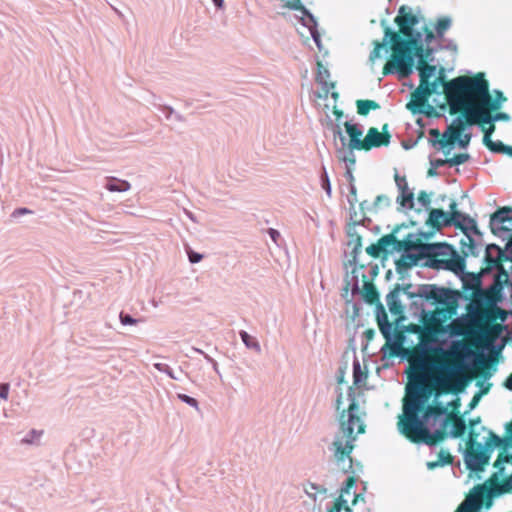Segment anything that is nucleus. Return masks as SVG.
Returning a JSON list of instances; mask_svg holds the SVG:
<instances>
[{
	"label": "nucleus",
	"instance_id": "f03ea898",
	"mask_svg": "<svg viewBox=\"0 0 512 512\" xmlns=\"http://www.w3.org/2000/svg\"><path fill=\"white\" fill-rule=\"evenodd\" d=\"M445 98L452 115L467 108L471 113L497 111L507 100L501 91H495V98L492 99L489 83L483 73L459 76L448 81L445 83Z\"/></svg>",
	"mask_w": 512,
	"mask_h": 512
},
{
	"label": "nucleus",
	"instance_id": "5701e85b",
	"mask_svg": "<svg viewBox=\"0 0 512 512\" xmlns=\"http://www.w3.org/2000/svg\"><path fill=\"white\" fill-rule=\"evenodd\" d=\"M494 494L501 495L512 492V474L505 477L501 482L498 481V473H494L490 478Z\"/></svg>",
	"mask_w": 512,
	"mask_h": 512
},
{
	"label": "nucleus",
	"instance_id": "dca6fc26",
	"mask_svg": "<svg viewBox=\"0 0 512 512\" xmlns=\"http://www.w3.org/2000/svg\"><path fill=\"white\" fill-rule=\"evenodd\" d=\"M449 424L452 425L450 435L453 438H460L465 434L467 425L465 423L463 416L460 415L458 412H455L453 410V411L447 413V415L443 421V427L441 429H443L446 432L445 428Z\"/></svg>",
	"mask_w": 512,
	"mask_h": 512
},
{
	"label": "nucleus",
	"instance_id": "0e129e2a",
	"mask_svg": "<svg viewBox=\"0 0 512 512\" xmlns=\"http://www.w3.org/2000/svg\"><path fill=\"white\" fill-rule=\"evenodd\" d=\"M364 334H365V336H366V338H367L368 340H371V339L373 338V336H374L375 332H374V330H372V329H367V330L364 332Z\"/></svg>",
	"mask_w": 512,
	"mask_h": 512
},
{
	"label": "nucleus",
	"instance_id": "37998d69",
	"mask_svg": "<svg viewBox=\"0 0 512 512\" xmlns=\"http://www.w3.org/2000/svg\"><path fill=\"white\" fill-rule=\"evenodd\" d=\"M120 322L123 324V325H133V324H136L138 323V320L137 319H134L133 317H131L130 315L128 314H123V313H120Z\"/></svg>",
	"mask_w": 512,
	"mask_h": 512
},
{
	"label": "nucleus",
	"instance_id": "1a4fd4ad",
	"mask_svg": "<svg viewBox=\"0 0 512 512\" xmlns=\"http://www.w3.org/2000/svg\"><path fill=\"white\" fill-rule=\"evenodd\" d=\"M448 81L444 80L443 75L435 77L432 81V86H419L411 93V100L407 103V109L413 114L423 113L427 116L432 115L433 108L428 104V98L436 92L438 86L441 84L445 88V83Z\"/></svg>",
	"mask_w": 512,
	"mask_h": 512
},
{
	"label": "nucleus",
	"instance_id": "6e6d98bb",
	"mask_svg": "<svg viewBox=\"0 0 512 512\" xmlns=\"http://www.w3.org/2000/svg\"><path fill=\"white\" fill-rule=\"evenodd\" d=\"M408 258H409V260H410V261H409V262H405V261H404V259H405V258H404V256H403V257L398 261V265H401V264H402V265H404V266L409 267V266H411V265H413V264H415V263H416L417 258H412V257H410V256H408Z\"/></svg>",
	"mask_w": 512,
	"mask_h": 512
},
{
	"label": "nucleus",
	"instance_id": "423d86ee",
	"mask_svg": "<svg viewBox=\"0 0 512 512\" xmlns=\"http://www.w3.org/2000/svg\"><path fill=\"white\" fill-rule=\"evenodd\" d=\"M421 296L440 305L430 315L423 317L424 328L420 333L421 342H430L446 332L444 324L457 314L459 293L436 286L426 287Z\"/></svg>",
	"mask_w": 512,
	"mask_h": 512
},
{
	"label": "nucleus",
	"instance_id": "5fc2aeb1",
	"mask_svg": "<svg viewBox=\"0 0 512 512\" xmlns=\"http://www.w3.org/2000/svg\"><path fill=\"white\" fill-rule=\"evenodd\" d=\"M429 134L435 138V140L432 141V144L435 145L436 143H439L441 133L438 129H430Z\"/></svg>",
	"mask_w": 512,
	"mask_h": 512
},
{
	"label": "nucleus",
	"instance_id": "338daca9",
	"mask_svg": "<svg viewBox=\"0 0 512 512\" xmlns=\"http://www.w3.org/2000/svg\"><path fill=\"white\" fill-rule=\"evenodd\" d=\"M506 432L512 439V421L506 425Z\"/></svg>",
	"mask_w": 512,
	"mask_h": 512
},
{
	"label": "nucleus",
	"instance_id": "69168bd1",
	"mask_svg": "<svg viewBox=\"0 0 512 512\" xmlns=\"http://www.w3.org/2000/svg\"><path fill=\"white\" fill-rule=\"evenodd\" d=\"M355 483V479L353 477H349L347 480H346V489H349L350 487H352Z\"/></svg>",
	"mask_w": 512,
	"mask_h": 512
},
{
	"label": "nucleus",
	"instance_id": "a18cd8bd",
	"mask_svg": "<svg viewBox=\"0 0 512 512\" xmlns=\"http://www.w3.org/2000/svg\"><path fill=\"white\" fill-rule=\"evenodd\" d=\"M418 201L424 206V207H428L430 205V196L425 192V191H421L419 194H418Z\"/></svg>",
	"mask_w": 512,
	"mask_h": 512
},
{
	"label": "nucleus",
	"instance_id": "58836bf2",
	"mask_svg": "<svg viewBox=\"0 0 512 512\" xmlns=\"http://www.w3.org/2000/svg\"><path fill=\"white\" fill-rule=\"evenodd\" d=\"M353 377H354V383L356 385L360 384L362 380L366 379V374L361 371V367L359 362H354L353 364Z\"/></svg>",
	"mask_w": 512,
	"mask_h": 512
},
{
	"label": "nucleus",
	"instance_id": "412c9836",
	"mask_svg": "<svg viewBox=\"0 0 512 512\" xmlns=\"http://www.w3.org/2000/svg\"><path fill=\"white\" fill-rule=\"evenodd\" d=\"M440 265L436 264V269H446L453 271L455 273L462 272L465 268V261L464 259L457 253V251L454 249V253L451 254L450 257H448L446 260H436Z\"/></svg>",
	"mask_w": 512,
	"mask_h": 512
},
{
	"label": "nucleus",
	"instance_id": "39448f33",
	"mask_svg": "<svg viewBox=\"0 0 512 512\" xmlns=\"http://www.w3.org/2000/svg\"><path fill=\"white\" fill-rule=\"evenodd\" d=\"M505 320V311L498 307L477 305L469 309L467 318H456L447 326L451 336H465L476 343L492 341L500 332L498 324H491L496 319Z\"/></svg>",
	"mask_w": 512,
	"mask_h": 512
},
{
	"label": "nucleus",
	"instance_id": "e2e57ef3",
	"mask_svg": "<svg viewBox=\"0 0 512 512\" xmlns=\"http://www.w3.org/2000/svg\"><path fill=\"white\" fill-rule=\"evenodd\" d=\"M447 161H448V159H444V160H443V159H437V160L435 161V166H436V167H441V166H444V165H446V164L448 165V162H447Z\"/></svg>",
	"mask_w": 512,
	"mask_h": 512
},
{
	"label": "nucleus",
	"instance_id": "0eeeda50",
	"mask_svg": "<svg viewBox=\"0 0 512 512\" xmlns=\"http://www.w3.org/2000/svg\"><path fill=\"white\" fill-rule=\"evenodd\" d=\"M358 412L359 407L355 398L352 397L348 409L343 410L339 418L342 435L333 442L334 456L338 462L344 461L346 457L351 460L350 454L354 449L353 442L356 440V435L365 432V424Z\"/></svg>",
	"mask_w": 512,
	"mask_h": 512
},
{
	"label": "nucleus",
	"instance_id": "4468645a",
	"mask_svg": "<svg viewBox=\"0 0 512 512\" xmlns=\"http://www.w3.org/2000/svg\"><path fill=\"white\" fill-rule=\"evenodd\" d=\"M387 124L383 126V132L375 127H371L365 138L361 142V150L369 151L373 147L387 146L390 142V134L386 131Z\"/></svg>",
	"mask_w": 512,
	"mask_h": 512
},
{
	"label": "nucleus",
	"instance_id": "f257e3e1",
	"mask_svg": "<svg viewBox=\"0 0 512 512\" xmlns=\"http://www.w3.org/2000/svg\"><path fill=\"white\" fill-rule=\"evenodd\" d=\"M463 342L454 343L450 351H443L440 348H429L418 345L411 349L408 361L411 366L409 378L419 388L429 387L427 379L433 366H442L452 371L450 381L441 382V390L450 392L452 389L460 391L466 384L467 377L462 374L464 348Z\"/></svg>",
	"mask_w": 512,
	"mask_h": 512
},
{
	"label": "nucleus",
	"instance_id": "e433bc0d",
	"mask_svg": "<svg viewBox=\"0 0 512 512\" xmlns=\"http://www.w3.org/2000/svg\"><path fill=\"white\" fill-rule=\"evenodd\" d=\"M478 125L481 126V128H482V130L484 132L483 143L485 144L487 142H490L491 135L495 131V124H494V122H490V123H486V124H478Z\"/></svg>",
	"mask_w": 512,
	"mask_h": 512
},
{
	"label": "nucleus",
	"instance_id": "a878e982",
	"mask_svg": "<svg viewBox=\"0 0 512 512\" xmlns=\"http://www.w3.org/2000/svg\"><path fill=\"white\" fill-rule=\"evenodd\" d=\"M357 113L361 116H366L371 110L380 108L378 102L369 99H360L356 101Z\"/></svg>",
	"mask_w": 512,
	"mask_h": 512
},
{
	"label": "nucleus",
	"instance_id": "49530a36",
	"mask_svg": "<svg viewBox=\"0 0 512 512\" xmlns=\"http://www.w3.org/2000/svg\"><path fill=\"white\" fill-rule=\"evenodd\" d=\"M179 399H181L183 402L187 403L188 405L192 406V407H197L198 406V402L195 398H192L188 395H185V394H179L178 395Z\"/></svg>",
	"mask_w": 512,
	"mask_h": 512
},
{
	"label": "nucleus",
	"instance_id": "72a5a7b5",
	"mask_svg": "<svg viewBox=\"0 0 512 512\" xmlns=\"http://www.w3.org/2000/svg\"><path fill=\"white\" fill-rule=\"evenodd\" d=\"M451 20L448 17L439 18L435 24L436 32L439 36H443V34L450 28Z\"/></svg>",
	"mask_w": 512,
	"mask_h": 512
},
{
	"label": "nucleus",
	"instance_id": "f704fd0d",
	"mask_svg": "<svg viewBox=\"0 0 512 512\" xmlns=\"http://www.w3.org/2000/svg\"><path fill=\"white\" fill-rule=\"evenodd\" d=\"M240 337L242 339V341L244 342V344L248 347V348H252L256 351H260V345L259 343L256 341L255 338H253L252 336H250L246 331H241L240 332Z\"/></svg>",
	"mask_w": 512,
	"mask_h": 512
},
{
	"label": "nucleus",
	"instance_id": "09e8293b",
	"mask_svg": "<svg viewBox=\"0 0 512 512\" xmlns=\"http://www.w3.org/2000/svg\"><path fill=\"white\" fill-rule=\"evenodd\" d=\"M10 385L9 383L0 384V398L7 400L9 395Z\"/></svg>",
	"mask_w": 512,
	"mask_h": 512
},
{
	"label": "nucleus",
	"instance_id": "ea45409f",
	"mask_svg": "<svg viewBox=\"0 0 512 512\" xmlns=\"http://www.w3.org/2000/svg\"><path fill=\"white\" fill-rule=\"evenodd\" d=\"M491 152L502 154L505 144L501 141H493L484 144Z\"/></svg>",
	"mask_w": 512,
	"mask_h": 512
},
{
	"label": "nucleus",
	"instance_id": "6e6552de",
	"mask_svg": "<svg viewBox=\"0 0 512 512\" xmlns=\"http://www.w3.org/2000/svg\"><path fill=\"white\" fill-rule=\"evenodd\" d=\"M480 421V417L469 420L470 431L466 441L464 456L467 467L475 472L483 471L484 467L489 463L493 449L503 444V440L490 430L488 431V437L485 440L484 446L479 443L478 433L474 430V427Z\"/></svg>",
	"mask_w": 512,
	"mask_h": 512
},
{
	"label": "nucleus",
	"instance_id": "cd10ccee",
	"mask_svg": "<svg viewBox=\"0 0 512 512\" xmlns=\"http://www.w3.org/2000/svg\"><path fill=\"white\" fill-rule=\"evenodd\" d=\"M106 189L111 192H124L130 189V184L125 180L111 178L106 184Z\"/></svg>",
	"mask_w": 512,
	"mask_h": 512
},
{
	"label": "nucleus",
	"instance_id": "a19ab883",
	"mask_svg": "<svg viewBox=\"0 0 512 512\" xmlns=\"http://www.w3.org/2000/svg\"><path fill=\"white\" fill-rule=\"evenodd\" d=\"M476 368L479 374L483 375L484 377L490 376L486 372V370L489 368V363L486 359H481L478 364H476Z\"/></svg>",
	"mask_w": 512,
	"mask_h": 512
},
{
	"label": "nucleus",
	"instance_id": "9b49d317",
	"mask_svg": "<svg viewBox=\"0 0 512 512\" xmlns=\"http://www.w3.org/2000/svg\"><path fill=\"white\" fill-rule=\"evenodd\" d=\"M420 19L418 15L412 12V9L408 6L402 5L398 10V15L395 17L394 22L399 27V35L400 33L406 37L405 40L408 39H417L413 37V28L419 23Z\"/></svg>",
	"mask_w": 512,
	"mask_h": 512
},
{
	"label": "nucleus",
	"instance_id": "c756f323",
	"mask_svg": "<svg viewBox=\"0 0 512 512\" xmlns=\"http://www.w3.org/2000/svg\"><path fill=\"white\" fill-rule=\"evenodd\" d=\"M378 324H379V329H380L382 335L384 336V338L387 341L386 345H388L392 339V333L394 330L392 323H390L387 320V316L385 315L383 319H380V318L378 319Z\"/></svg>",
	"mask_w": 512,
	"mask_h": 512
},
{
	"label": "nucleus",
	"instance_id": "603ef678",
	"mask_svg": "<svg viewBox=\"0 0 512 512\" xmlns=\"http://www.w3.org/2000/svg\"><path fill=\"white\" fill-rule=\"evenodd\" d=\"M188 257L191 263H197L200 262L203 258V256L199 253H196L194 251H188Z\"/></svg>",
	"mask_w": 512,
	"mask_h": 512
},
{
	"label": "nucleus",
	"instance_id": "c9c22d12",
	"mask_svg": "<svg viewBox=\"0 0 512 512\" xmlns=\"http://www.w3.org/2000/svg\"><path fill=\"white\" fill-rule=\"evenodd\" d=\"M468 160H469V154L459 153V154H455L452 158H449L447 162L450 167H453V166L464 164Z\"/></svg>",
	"mask_w": 512,
	"mask_h": 512
},
{
	"label": "nucleus",
	"instance_id": "79ce46f5",
	"mask_svg": "<svg viewBox=\"0 0 512 512\" xmlns=\"http://www.w3.org/2000/svg\"><path fill=\"white\" fill-rule=\"evenodd\" d=\"M490 387H491V384H490V383H488L485 387H482V388L480 389V391H479V392H478V393L473 397V399H472V401H471L470 405H471V406H474V405L478 402L479 398H480L482 395L487 394V393L489 392Z\"/></svg>",
	"mask_w": 512,
	"mask_h": 512
},
{
	"label": "nucleus",
	"instance_id": "052dcab7",
	"mask_svg": "<svg viewBox=\"0 0 512 512\" xmlns=\"http://www.w3.org/2000/svg\"><path fill=\"white\" fill-rule=\"evenodd\" d=\"M333 114L336 116L337 120L343 117V111L338 109L336 106L333 107Z\"/></svg>",
	"mask_w": 512,
	"mask_h": 512
},
{
	"label": "nucleus",
	"instance_id": "13d9d810",
	"mask_svg": "<svg viewBox=\"0 0 512 512\" xmlns=\"http://www.w3.org/2000/svg\"><path fill=\"white\" fill-rule=\"evenodd\" d=\"M268 233H269L270 237L272 238V240L276 243L277 239L280 237V233L273 228H270Z\"/></svg>",
	"mask_w": 512,
	"mask_h": 512
},
{
	"label": "nucleus",
	"instance_id": "2eb2a0df",
	"mask_svg": "<svg viewBox=\"0 0 512 512\" xmlns=\"http://www.w3.org/2000/svg\"><path fill=\"white\" fill-rule=\"evenodd\" d=\"M457 204L456 202L450 203V212L448 213V221L449 225L453 224L461 230L465 231L467 229H471L474 232H477V227L475 221L467 215H464L456 210Z\"/></svg>",
	"mask_w": 512,
	"mask_h": 512
},
{
	"label": "nucleus",
	"instance_id": "bf43d9fd",
	"mask_svg": "<svg viewBox=\"0 0 512 512\" xmlns=\"http://www.w3.org/2000/svg\"><path fill=\"white\" fill-rule=\"evenodd\" d=\"M504 386L508 389V390H512V373L506 378L505 380V383H504Z\"/></svg>",
	"mask_w": 512,
	"mask_h": 512
},
{
	"label": "nucleus",
	"instance_id": "b1692460",
	"mask_svg": "<svg viewBox=\"0 0 512 512\" xmlns=\"http://www.w3.org/2000/svg\"><path fill=\"white\" fill-rule=\"evenodd\" d=\"M330 73L329 70L321 63L317 62V74H316V82L322 85L323 90L326 94L330 92V90L335 88V83L329 81Z\"/></svg>",
	"mask_w": 512,
	"mask_h": 512
},
{
	"label": "nucleus",
	"instance_id": "774afa93",
	"mask_svg": "<svg viewBox=\"0 0 512 512\" xmlns=\"http://www.w3.org/2000/svg\"><path fill=\"white\" fill-rule=\"evenodd\" d=\"M451 406L453 407L454 410H456L460 406L459 399H456L455 401H453L451 403Z\"/></svg>",
	"mask_w": 512,
	"mask_h": 512
},
{
	"label": "nucleus",
	"instance_id": "c03bdc74",
	"mask_svg": "<svg viewBox=\"0 0 512 512\" xmlns=\"http://www.w3.org/2000/svg\"><path fill=\"white\" fill-rule=\"evenodd\" d=\"M384 44L380 43L378 41L375 42L374 49L372 50L370 54V60L374 61L376 58L380 57L381 49L383 48Z\"/></svg>",
	"mask_w": 512,
	"mask_h": 512
},
{
	"label": "nucleus",
	"instance_id": "4be33fe9",
	"mask_svg": "<svg viewBox=\"0 0 512 512\" xmlns=\"http://www.w3.org/2000/svg\"><path fill=\"white\" fill-rule=\"evenodd\" d=\"M344 127L349 136V148L351 150H361L360 146L363 140L361 139L363 134L362 131L356 124H352L350 122H345Z\"/></svg>",
	"mask_w": 512,
	"mask_h": 512
},
{
	"label": "nucleus",
	"instance_id": "c85d7f7f",
	"mask_svg": "<svg viewBox=\"0 0 512 512\" xmlns=\"http://www.w3.org/2000/svg\"><path fill=\"white\" fill-rule=\"evenodd\" d=\"M395 244L397 245V248L399 250H403L405 252L415 250L420 246L418 240L412 239V235H408L407 238L400 240V241L396 239Z\"/></svg>",
	"mask_w": 512,
	"mask_h": 512
},
{
	"label": "nucleus",
	"instance_id": "4c0bfd02",
	"mask_svg": "<svg viewBox=\"0 0 512 512\" xmlns=\"http://www.w3.org/2000/svg\"><path fill=\"white\" fill-rule=\"evenodd\" d=\"M41 435H42V431H38V430L32 429L22 439V443H24V444H33V443H35L36 441H38L40 439Z\"/></svg>",
	"mask_w": 512,
	"mask_h": 512
},
{
	"label": "nucleus",
	"instance_id": "8fccbe9b",
	"mask_svg": "<svg viewBox=\"0 0 512 512\" xmlns=\"http://www.w3.org/2000/svg\"><path fill=\"white\" fill-rule=\"evenodd\" d=\"M470 140H471V135L464 134V135H461L457 141H458V144L460 147L466 148L469 145Z\"/></svg>",
	"mask_w": 512,
	"mask_h": 512
},
{
	"label": "nucleus",
	"instance_id": "864d4df0",
	"mask_svg": "<svg viewBox=\"0 0 512 512\" xmlns=\"http://www.w3.org/2000/svg\"><path fill=\"white\" fill-rule=\"evenodd\" d=\"M424 33H425V42L428 44L431 43L435 37L433 31L431 29H429L428 27H425Z\"/></svg>",
	"mask_w": 512,
	"mask_h": 512
},
{
	"label": "nucleus",
	"instance_id": "aec40b11",
	"mask_svg": "<svg viewBox=\"0 0 512 512\" xmlns=\"http://www.w3.org/2000/svg\"><path fill=\"white\" fill-rule=\"evenodd\" d=\"M396 237L393 234H388L381 237L376 243L369 245L366 252L373 258H379L381 254L387 251V247L395 245Z\"/></svg>",
	"mask_w": 512,
	"mask_h": 512
},
{
	"label": "nucleus",
	"instance_id": "4d7b16f0",
	"mask_svg": "<svg viewBox=\"0 0 512 512\" xmlns=\"http://www.w3.org/2000/svg\"><path fill=\"white\" fill-rule=\"evenodd\" d=\"M322 187L328 192L330 193V183H329V179H328V176L327 174L325 173L323 178H322Z\"/></svg>",
	"mask_w": 512,
	"mask_h": 512
},
{
	"label": "nucleus",
	"instance_id": "9d476101",
	"mask_svg": "<svg viewBox=\"0 0 512 512\" xmlns=\"http://www.w3.org/2000/svg\"><path fill=\"white\" fill-rule=\"evenodd\" d=\"M492 487L477 485L467 498L458 506L455 512H476L483 504L486 498L492 495Z\"/></svg>",
	"mask_w": 512,
	"mask_h": 512
},
{
	"label": "nucleus",
	"instance_id": "2f4dec72",
	"mask_svg": "<svg viewBox=\"0 0 512 512\" xmlns=\"http://www.w3.org/2000/svg\"><path fill=\"white\" fill-rule=\"evenodd\" d=\"M453 462V456L448 452V451H445V450H441L439 453H438V461L437 462H430L428 463V467L430 469H433L439 465H449V464H452Z\"/></svg>",
	"mask_w": 512,
	"mask_h": 512
},
{
	"label": "nucleus",
	"instance_id": "680f3d73",
	"mask_svg": "<svg viewBox=\"0 0 512 512\" xmlns=\"http://www.w3.org/2000/svg\"><path fill=\"white\" fill-rule=\"evenodd\" d=\"M502 154H506L512 158V146L505 145Z\"/></svg>",
	"mask_w": 512,
	"mask_h": 512
},
{
	"label": "nucleus",
	"instance_id": "de8ad7c7",
	"mask_svg": "<svg viewBox=\"0 0 512 512\" xmlns=\"http://www.w3.org/2000/svg\"><path fill=\"white\" fill-rule=\"evenodd\" d=\"M33 211L28 209V208H17L15 209L12 213H11V217L12 218H18L22 215H26V214H32Z\"/></svg>",
	"mask_w": 512,
	"mask_h": 512
},
{
	"label": "nucleus",
	"instance_id": "a211bd4d",
	"mask_svg": "<svg viewBox=\"0 0 512 512\" xmlns=\"http://www.w3.org/2000/svg\"><path fill=\"white\" fill-rule=\"evenodd\" d=\"M394 179L400 191V195L398 197L399 203L403 207L408 206L409 208H412L414 205V193L409 188L406 177L400 176L398 173H396Z\"/></svg>",
	"mask_w": 512,
	"mask_h": 512
},
{
	"label": "nucleus",
	"instance_id": "f8f14e48",
	"mask_svg": "<svg viewBox=\"0 0 512 512\" xmlns=\"http://www.w3.org/2000/svg\"><path fill=\"white\" fill-rule=\"evenodd\" d=\"M470 113V110H460L455 114H461L464 119L461 117L457 118L451 125L448 126L446 131L443 133L442 138L438 141L442 147L453 145L458 138L462 135L465 127L468 125L467 117Z\"/></svg>",
	"mask_w": 512,
	"mask_h": 512
},
{
	"label": "nucleus",
	"instance_id": "393cba45",
	"mask_svg": "<svg viewBox=\"0 0 512 512\" xmlns=\"http://www.w3.org/2000/svg\"><path fill=\"white\" fill-rule=\"evenodd\" d=\"M428 224L437 229L448 226V213L444 212L442 209H432L429 212Z\"/></svg>",
	"mask_w": 512,
	"mask_h": 512
},
{
	"label": "nucleus",
	"instance_id": "473e14b6",
	"mask_svg": "<svg viewBox=\"0 0 512 512\" xmlns=\"http://www.w3.org/2000/svg\"><path fill=\"white\" fill-rule=\"evenodd\" d=\"M447 407H445L444 405H442L441 403H437V404H434V405H429L425 412H424V417L425 418H428L430 416H441V415H447Z\"/></svg>",
	"mask_w": 512,
	"mask_h": 512
},
{
	"label": "nucleus",
	"instance_id": "7c9ffc66",
	"mask_svg": "<svg viewBox=\"0 0 512 512\" xmlns=\"http://www.w3.org/2000/svg\"><path fill=\"white\" fill-rule=\"evenodd\" d=\"M505 463L512 465V454H509L505 450H503L498 454V457L494 462V467L498 470V473H503L505 469Z\"/></svg>",
	"mask_w": 512,
	"mask_h": 512
},
{
	"label": "nucleus",
	"instance_id": "3c124183",
	"mask_svg": "<svg viewBox=\"0 0 512 512\" xmlns=\"http://www.w3.org/2000/svg\"><path fill=\"white\" fill-rule=\"evenodd\" d=\"M343 503L344 501L341 498H338L328 512H340L343 507Z\"/></svg>",
	"mask_w": 512,
	"mask_h": 512
},
{
	"label": "nucleus",
	"instance_id": "f3484780",
	"mask_svg": "<svg viewBox=\"0 0 512 512\" xmlns=\"http://www.w3.org/2000/svg\"><path fill=\"white\" fill-rule=\"evenodd\" d=\"M480 113H469L467 117V122L469 126L474 124H486L495 121H507L509 119L508 114L503 112H498L496 114H492L493 111H479Z\"/></svg>",
	"mask_w": 512,
	"mask_h": 512
},
{
	"label": "nucleus",
	"instance_id": "7ed1b4c3",
	"mask_svg": "<svg viewBox=\"0 0 512 512\" xmlns=\"http://www.w3.org/2000/svg\"><path fill=\"white\" fill-rule=\"evenodd\" d=\"M385 36L390 38L391 59L383 67V75L397 72L401 77H408L413 71L414 57L419 58L417 69L420 83L423 86H432L430 78L435 75L436 67L427 63L423 52V45L418 39L402 40L401 36L389 27L385 28Z\"/></svg>",
	"mask_w": 512,
	"mask_h": 512
},
{
	"label": "nucleus",
	"instance_id": "ddd939ff",
	"mask_svg": "<svg viewBox=\"0 0 512 512\" xmlns=\"http://www.w3.org/2000/svg\"><path fill=\"white\" fill-rule=\"evenodd\" d=\"M512 208L501 207L491 215L490 228L491 232L498 236L503 237L511 231V228L506 223H512Z\"/></svg>",
	"mask_w": 512,
	"mask_h": 512
},
{
	"label": "nucleus",
	"instance_id": "bb28decb",
	"mask_svg": "<svg viewBox=\"0 0 512 512\" xmlns=\"http://www.w3.org/2000/svg\"><path fill=\"white\" fill-rule=\"evenodd\" d=\"M363 298L369 304H374L379 300V294L374 286V284L370 281H365L363 285Z\"/></svg>",
	"mask_w": 512,
	"mask_h": 512
},
{
	"label": "nucleus",
	"instance_id": "6ab92c4d",
	"mask_svg": "<svg viewBox=\"0 0 512 512\" xmlns=\"http://www.w3.org/2000/svg\"><path fill=\"white\" fill-rule=\"evenodd\" d=\"M454 253V248L448 244H437L428 247V261L429 265L435 268L439 264L436 260H446L451 254Z\"/></svg>",
	"mask_w": 512,
	"mask_h": 512
},
{
	"label": "nucleus",
	"instance_id": "20e7f679",
	"mask_svg": "<svg viewBox=\"0 0 512 512\" xmlns=\"http://www.w3.org/2000/svg\"><path fill=\"white\" fill-rule=\"evenodd\" d=\"M427 388H419L414 383L407 388V396L404 399L403 414L399 419L398 428L409 441L413 443H425L429 446L443 441L447 432L439 429L430 433L418 414L423 408V398H426Z\"/></svg>",
	"mask_w": 512,
	"mask_h": 512
}]
</instances>
